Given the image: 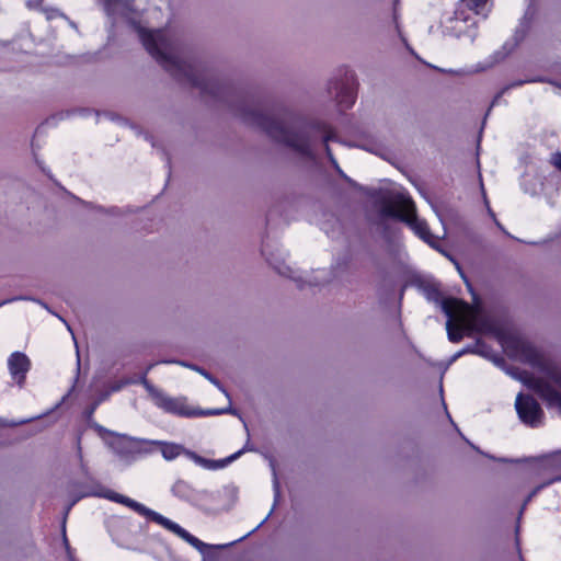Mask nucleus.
<instances>
[{
    "label": "nucleus",
    "mask_w": 561,
    "mask_h": 561,
    "mask_svg": "<svg viewBox=\"0 0 561 561\" xmlns=\"http://www.w3.org/2000/svg\"><path fill=\"white\" fill-rule=\"evenodd\" d=\"M136 28L145 49L176 81L186 82L198 88L202 93L216 99H222L226 95L229 87L208 79L199 61H186L180 58L183 53L182 45L172 36L169 28L151 31L140 25Z\"/></svg>",
    "instance_id": "f257e3e1"
},
{
    "label": "nucleus",
    "mask_w": 561,
    "mask_h": 561,
    "mask_svg": "<svg viewBox=\"0 0 561 561\" xmlns=\"http://www.w3.org/2000/svg\"><path fill=\"white\" fill-rule=\"evenodd\" d=\"M239 111L245 124L261 129L275 142L285 145L304 157H313L309 136L304 130H294L295 127H301V124L299 117L290 111L282 108L272 115L247 105L240 106Z\"/></svg>",
    "instance_id": "f03ea898"
},
{
    "label": "nucleus",
    "mask_w": 561,
    "mask_h": 561,
    "mask_svg": "<svg viewBox=\"0 0 561 561\" xmlns=\"http://www.w3.org/2000/svg\"><path fill=\"white\" fill-rule=\"evenodd\" d=\"M88 496L103 497V499L113 501L115 503L124 504L125 506L131 508L139 515L145 516L147 519L162 526L163 528H165L169 531L173 533L174 535L179 536L180 538H182L184 541H186L187 543L193 546L195 549H197L202 553L205 552V549L210 547L207 543L199 540L197 537L190 534L186 529H184L182 526L174 523L173 520L167 518L165 516L161 515L160 513L145 506L144 504H141L128 496L116 493V492L105 488L99 481L93 480V481H91L90 484L84 485L81 494L71 501V503L68 506V510H70L80 499L88 497Z\"/></svg>",
    "instance_id": "7ed1b4c3"
},
{
    "label": "nucleus",
    "mask_w": 561,
    "mask_h": 561,
    "mask_svg": "<svg viewBox=\"0 0 561 561\" xmlns=\"http://www.w3.org/2000/svg\"><path fill=\"white\" fill-rule=\"evenodd\" d=\"M379 215L381 218H392L404 222L421 240L431 248L438 250V239L431 232L427 222L416 216L415 204L411 196L397 192L380 201Z\"/></svg>",
    "instance_id": "20e7f679"
},
{
    "label": "nucleus",
    "mask_w": 561,
    "mask_h": 561,
    "mask_svg": "<svg viewBox=\"0 0 561 561\" xmlns=\"http://www.w3.org/2000/svg\"><path fill=\"white\" fill-rule=\"evenodd\" d=\"M358 82L355 72L347 67H341L337 76L329 81V92L334 93L335 101L341 110L351 108L357 98Z\"/></svg>",
    "instance_id": "39448f33"
},
{
    "label": "nucleus",
    "mask_w": 561,
    "mask_h": 561,
    "mask_svg": "<svg viewBox=\"0 0 561 561\" xmlns=\"http://www.w3.org/2000/svg\"><path fill=\"white\" fill-rule=\"evenodd\" d=\"M420 287L426 299L439 305L447 318L454 319L458 312H465L469 309L468 302L463 300L454 297H444L438 283L424 282Z\"/></svg>",
    "instance_id": "423d86ee"
},
{
    "label": "nucleus",
    "mask_w": 561,
    "mask_h": 561,
    "mask_svg": "<svg viewBox=\"0 0 561 561\" xmlns=\"http://www.w3.org/2000/svg\"><path fill=\"white\" fill-rule=\"evenodd\" d=\"M515 408L518 417L527 426L535 428L542 425L545 413L533 396L518 393Z\"/></svg>",
    "instance_id": "0eeeda50"
},
{
    "label": "nucleus",
    "mask_w": 561,
    "mask_h": 561,
    "mask_svg": "<svg viewBox=\"0 0 561 561\" xmlns=\"http://www.w3.org/2000/svg\"><path fill=\"white\" fill-rule=\"evenodd\" d=\"M32 366L31 359L23 352H13L8 358V369L15 383L23 388L26 381V375Z\"/></svg>",
    "instance_id": "6e6552de"
},
{
    "label": "nucleus",
    "mask_w": 561,
    "mask_h": 561,
    "mask_svg": "<svg viewBox=\"0 0 561 561\" xmlns=\"http://www.w3.org/2000/svg\"><path fill=\"white\" fill-rule=\"evenodd\" d=\"M529 387L542 399L549 408L561 409V393L543 379H535Z\"/></svg>",
    "instance_id": "1a4fd4ad"
},
{
    "label": "nucleus",
    "mask_w": 561,
    "mask_h": 561,
    "mask_svg": "<svg viewBox=\"0 0 561 561\" xmlns=\"http://www.w3.org/2000/svg\"><path fill=\"white\" fill-rule=\"evenodd\" d=\"M145 386H146L147 390L150 392V394L152 396L157 407L163 409L165 412H170V413H174V414H179V415L185 414L184 411L182 410V404L178 400L167 396L161 390L156 389L153 386L149 385L147 381H145Z\"/></svg>",
    "instance_id": "9d476101"
},
{
    "label": "nucleus",
    "mask_w": 561,
    "mask_h": 561,
    "mask_svg": "<svg viewBox=\"0 0 561 561\" xmlns=\"http://www.w3.org/2000/svg\"><path fill=\"white\" fill-rule=\"evenodd\" d=\"M171 493L179 500L191 504L199 502L205 495L203 491L196 490L191 483L182 479L174 482L171 488Z\"/></svg>",
    "instance_id": "9b49d317"
},
{
    "label": "nucleus",
    "mask_w": 561,
    "mask_h": 561,
    "mask_svg": "<svg viewBox=\"0 0 561 561\" xmlns=\"http://www.w3.org/2000/svg\"><path fill=\"white\" fill-rule=\"evenodd\" d=\"M261 253L265 257L266 262L282 276L294 279L299 288L304 287V284L300 278L295 277L294 271L290 266L286 265L285 262L278 257H275L272 252H270V245L265 242L262 243Z\"/></svg>",
    "instance_id": "f8f14e48"
},
{
    "label": "nucleus",
    "mask_w": 561,
    "mask_h": 561,
    "mask_svg": "<svg viewBox=\"0 0 561 561\" xmlns=\"http://www.w3.org/2000/svg\"><path fill=\"white\" fill-rule=\"evenodd\" d=\"M304 127L308 128L310 130L323 133L322 142L324 146L327 157H328L329 161L331 162L332 167L334 168V170L336 171V173L341 178H343V174H345V173L340 168V165H339L337 161L335 160V158L332 153V150L329 146V141L333 139V135L329 131V126L321 122H312V123L306 124Z\"/></svg>",
    "instance_id": "ddd939ff"
},
{
    "label": "nucleus",
    "mask_w": 561,
    "mask_h": 561,
    "mask_svg": "<svg viewBox=\"0 0 561 561\" xmlns=\"http://www.w3.org/2000/svg\"><path fill=\"white\" fill-rule=\"evenodd\" d=\"M243 451H244V448L238 450L237 453L232 454L231 456H229V457H227L226 459H222V460L207 459V458H204V457L199 456L198 454H196L195 451H192V450L186 451V456L191 460H193L196 465H198V466H201V467H203L205 469L215 470V469L222 468L226 465L230 463L231 461L238 459L239 456Z\"/></svg>",
    "instance_id": "4468645a"
},
{
    "label": "nucleus",
    "mask_w": 561,
    "mask_h": 561,
    "mask_svg": "<svg viewBox=\"0 0 561 561\" xmlns=\"http://www.w3.org/2000/svg\"><path fill=\"white\" fill-rule=\"evenodd\" d=\"M515 348L518 351L522 358L528 364L537 365L541 359L537 348L528 342L517 341Z\"/></svg>",
    "instance_id": "2eb2a0df"
},
{
    "label": "nucleus",
    "mask_w": 561,
    "mask_h": 561,
    "mask_svg": "<svg viewBox=\"0 0 561 561\" xmlns=\"http://www.w3.org/2000/svg\"><path fill=\"white\" fill-rule=\"evenodd\" d=\"M159 444L161 446L160 451L165 460H173L182 454L186 455V451H188V449H185L180 444L167 442H161Z\"/></svg>",
    "instance_id": "dca6fc26"
},
{
    "label": "nucleus",
    "mask_w": 561,
    "mask_h": 561,
    "mask_svg": "<svg viewBox=\"0 0 561 561\" xmlns=\"http://www.w3.org/2000/svg\"><path fill=\"white\" fill-rule=\"evenodd\" d=\"M473 322L476 331L480 333L494 334L497 330L494 320L488 316L476 317Z\"/></svg>",
    "instance_id": "f3484780"
},
{
    "label": "nucleus",
    "mask_w": 561,
    "mask_h": 561,
    "mask_svg": "<svg viewBox=\"0 0 561 561\" xmlns=\"http://www.w3.org/2000/svg\"><path fill=\"white\" fill-rule=\"evenodd\" d=\"M136 445V440L123 436L117 443L116 450L119 455L128 456L138 451Z\"/></svg>",
    "instance_id": "a211bd4d"
},
{
    "label": "nucleus",
    "mask_w": 561,
    "mask_h": 561,
    "mask_svg": "<svg viewBox=\"0 0 561 561\" xmlns=\"http://www.w3.org/2000/svg\"><path fill=\"white\" fill-rule=\"evenodd\" d=\"M454 319L448 318L446 327H447V335L448 340L451 343H459L463 339V330L461 327L454 323Z\"/></svg>",
    "instance_id": "6ab92c4d"
},
{
    "label": "nucleus",
    "mask_w": 561,
    "mask_h": 561,
    "mask_svg": "<svg viewBox=\"0 0 561 561\" xmlns=\"http://www.w3.org/2000/svg\"><path fill=\"white\" fill-rule=\"evenodd\" d=\"M558 481H561V477H554V478H551L545 482H542L541 484H538L537 486H535L530 492L529 494L526 496V499L524 500V503L522 505V511H524L526 508V506L531 502V500L541 491L543 490L545 488L551 485L552 483L554 482H558Z\"/></svg>",
    "instance_id": "aec40b11"
},
{
    "label": "nucleus",
    "mask_w": 561,
    "mask_h": 561,
    "mask_svg": "<svg viewBox=\"0 0 561 561\" xmlns=\"http://www.w3.org/2000/svg\"><path fill=\"white\" fill-rule=\"evenodd\" d=\"M180 364L183 365V366L193 368L194 370L198 371L204 377H206L211 383H214L216 387H218V389H220L221 391H225V388L222 387L220 381L218 379H216L210 373H208L204 368H201V367H198L196 365L187 364V363H184V362H180Z\"/></svg>",
    "instance_id": "412c9836"
},
{
    "label": "nucleus",
    "mask_w": 561,
    "mask_h": 561,
    "mask_svg": "<svg viewBox=\"0 0 561 561\" xmlns=\"http://www.w3.org/2000/svg\"><path fill=\"white\" fill-rule=\"evenodd\" d=\"M466 7L473 10L476 13H480L486 5L488 0H463Z\"/></svg>",
    "instance_id": "4be33fe9"
},
{
    "label": "nucleus",
    "mask_w": 561,
    "mask_h": 561,
    "mask_svg": "<svg viewBox=\"0 0 561 561\" xmlns=\"http://www.w3.org/2000/svg\"><path fill=\"white\" fill-rule=\"evenodd\" d=\"M103 4L104 11L107 15H113L116 12L121 0H100Z\"/></svg>",
    "instance_id": "5701e85b"
},
{
    "label": "nucleus",
    "mask_w": 561,
    "mask_h": 561,
    "mask_svg": "<svg viewBox=\"0 0 561 561\" xmlns=\"http://www.w3.org/2000/svg\"><path fill=\"white\" fill-rule=\"evenodd\" d=\"M47 18V20L56 19L57 16H61L62 13L58 9L54 8H44L43 11Z\"/></svg>",
    "instance_id": "b1692460"
},
{
    "label": "nucleus",
    "mask_w": 561,
    "mask_h": 561,
    "mask_svg": "<svg viewBox=\"0 0 561 561\" xmlns=\"http://www.w3.org/2000/svg\"><path fill=\"white\" fill-rule=\"evenodd\" d=\"M43 3H44V0H27L26 7L31 10L43 11V9H44Z\"/></svg>",
    "instance_id": "393cba45"
},
{
    "label": "nucleus",
    "mask_w": 561,
    "mask_h": 561,
    "mask_svg": "<svg viewBox=\"0 0 561 561\" xmlns=\"http://www.w3.org/2000/svg\"><path fill=\"white\" fill-rule=\"evenodd\" d=\"M550 163L561 172V152L553 153Z\"/></svg>",
    "instance_id": "a878e982"
},
{
    "label": "nucleus",
    "mask_w": 561,
    "mask_h": 561,
    "mask_svg": "<svg viewBox=\"0 0 561 561\" xmlns=\"http://www.w3.org/2000/svg\"><path fill=\"white\" fill-rule=\"evenodd\" d=\"M379 226L381 227L383 236L387 237L389 233V225L386 221L380 220Z\"/></svg>",
    "instance_id": "bb28decb"
},
{
    "label": "nucleus",
    "mask_w": 561,
    "mask_h": 561,
    "mask_svg": "<svg viewBox=\"0 0 561 561\" xmlns=\"http://www.w3.org/2000/svg\"><path fill=\"white\" fill-rule=\"evenodd\" d=\"M347 184H350L351 186H357V183L351 179L350 176H347L346 174H343V178H342Z\"/></svg>",
    "instance_id": "cd10ccee"
},
{
    "label": "nucleus",
    "mask_w": 561,
    "mask_h": 561,
    "mask_svg": "<svg viewBox=\"0 0 561 561\" xmlns=\"http://www.w3.org/2000/svg\"><path fill=\"white\" fill-rule=\"evenodd\" d=\"M501 96H502V92H501V93H497V94L494 96V99H493V101H492V103H491V105H490V107H489L488 112H490V111H491V108H492V107L497 103V101L500 100V98H501ZM488 114H489V113H486V115H488Z\"/></svg>",
    "instance_id": "c85d7f7f"
},
{
    "label": "nucleus",
    "mask_w": 561,
    "mask_h": 561,
    "mask_svg": "<svg viewBox=\"0 0 561 561\" xmlns=\"http://www.w3.org/2000/svg\"><path fill=\"white\" fill-rule=\"evenodd\" d=\"M494 222H495L496 227H497V228H499L503 233H505L507 237H511V234L505 230V228L502 226V224H501L497 219H495V220H494Z\"/></svg>",
    "instance_id": "c756f323"
},
{
    "label": "nucleus",
    "mask_w": 561,
    "mask_h": 561,
    "mask_svg": "<svg viewBox=\"0 0 561 561\" xmlns=\"http://www.w3.org/2000/svg\"><path fill=\"white\" fill-rule=\"evenodd\" d=\"M494 222H495L496 227H497V228H499L503 233H505L507 237H511V234L505 230V228L502 226V224H501L497 219H495V220H494Z\"/></svg>",
    "instance_id": "7c9ffc66"
},
{
    "label": "nucleus",
    "mask_w": 561,
    "mask_h": 561,
    "mask_svg": "<svg viewBox=\"0 0 561 561\" xmlns=\"http://www.w3.org/2000/svg\"><path fill=\"white\" fill-rule=\"evenodd\" d=\"M553 380L561 388V374L553 376Z\"/></svg>",
    "instance_id": "2f4dec72"
},
{
    "label": "nucleus",
    "mask_w": 561,
    "mask_h": 561,
    "mask_svg": "<svg viewBox=\"0 0 561 561\" xmlns=\"http://www.w3.org/2000/svg\"><path fill=\"white\" fill-rule=\"evenodd\" d=\"M457 270L460 272L461 277L465 279V282H466V284L468 285V287H470V288H471V286H470L469 282H468V280H467V278L465 277V275H463V273H462V271H461V268H460L459 264H457Z\"/></svg>",
    "instance_id": "473e14b6"
},
{
    "label": "nucleus",
    "mask_w": 561,
    "mask_h": 561,
    "mask_svg": "<svg viewBox=\"0 0 561 561\" xmlns=\"http://www.w3.org/2000/svg\"><path fill=\"white\" fill-rule=\"evenodd\" d=\"M227 410H216V411H213L210 412L209 414H221V413H225ZM228 411H231V409H229Z\"/></svg>",
    "instance_id": "72a5a7b5"
},
{
    "label": "nucleus",
    "mask_w": 561,
    "mask_h": 561,
    "mask_svg": "<svg viewBox=\"0 0 561 561\" xmlns=\"http://www.w3.org/2000/svg\"><path fill=\"white\" fill-rule=\"evenodd\" d=\"M488 210H489L490 216L493 218V220H495V219H496V216H495V214L493 213V210H492L490 207L488 208Z\"/></svg>",
    "instance_id": "f704fd0d"
},
{
    "label": "nucleus",
    "mask_w": 561,
    "mask_h": 561,
    "mask_svg": "<svg viewBox=\"0 0 561 561\" xmlns=\"http://www.w3.org/2000/svg\"><path fill=\"white\" fill-rule=\"evenodd\" d=\"M38 304H41L43 307L47 308L46 304L41 301V300H36Z\"/></svg>",
    "instance_id": "c9c22d12"
},
{
    "label": "nucleus",
    "mask_w": 561,
    "mask_h": 561,
    "mask_svg": "<svg viewBox=\"0 0 561 561\" xmlns=\"http://www.w3.org/2000/svg\"><path fill=\"white\" fill-rule=\"evenodd\" d=\"M463 353H465V351H460V352L456 355V357H457V356H459V355H461V354H463Z\"/></svg>",
    "instance_id": "e433bc0d"
}]
</instances>
